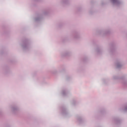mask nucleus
<instances>
[{"mask_svg":"<svg viewBox=\"0 0 127 127\" xmlns=\"http://www.w3.org/2000/svg\"><path fill=\"white\" fill-rule=\"evenodd\" d=\"M115 1H117V0H113V2H115Z\"/></svg>","mask_w":127,"mask_h":127,"instance_id":"1","label":"nucleus"}]
</instances>
